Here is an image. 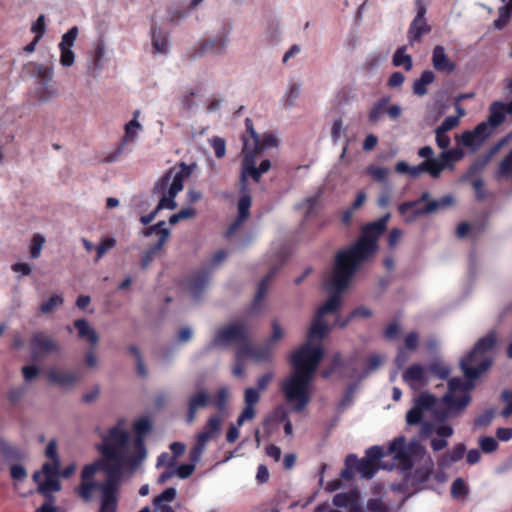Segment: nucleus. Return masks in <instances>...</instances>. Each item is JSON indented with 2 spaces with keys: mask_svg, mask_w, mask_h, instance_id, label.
Listing matches in <instances>:
<instances>
[{
  "mask_svg": "<svg viewBox=\"0 0 512 512\" xmlns=\"http://www.w3.org/2000/svg\"><path fill=\"white\" fill-rule=\"evenodd\" d=\"M454 204L452 195H445L440 199H431L429 192H423L415 201L400 204L399 212L402 215L411 213L414 215H429L446 210Z\"/></svg>",
  "mask_w": 512,
  "mask_h": 512,
  "instance_id": "1a4fd4ad",
  "label": "nucleus"
},
{
  "mask_svg": "<svg viewBox=\"0 0 512 512\" xmlns=\"http://www.w3.org/2000/svg\"><path fill=\"white\" fill-rule=\"evenodd\" d=\"M273 379L272 373H266L257 379V387H248L244 390V408L238 416V425L252 421L257 415V404Z\"/></svg>",
  "mask_w": 512,
  "mask_h": 512,
  "instance_id": "9d476101",
  "label": "nucleus"
},
{
  "mask_svg": "<svg viewBox=\"0 0 512 512\" xmlns=\"http://www.w3.org/2000/svg\"><path fill=\"white\" fill-rule=\"evenodd\" d=\"M372 315V312L369 308L361 306L356 308L347 318L337 317L335 321V325L341 328L346 327L352 320L357 318H368Z\"/></svg>",
  "mask_w": 512,
  "mask_h": 512,
  "instance_id": "a18cd8bd",
  "label": "nucleus"
},
{
  "mask_svg": "<svg viewBox=\"0 0 512 512\" xmlns=\"http://www.w3.org/2000/svg\"><path fill=\"white\" fill-rule=\"evenodd\" d=\"M506 143V138L500 139L490 150L488 155H486L483 159H478L475 161L468 169L467 173L465 174L466 180L470 181L475 196L478 200H483L486 197V192L484 189V181L481 177H479L480 172L485 168L487 163L489 162L490 158L499 151Z\"/></svg>",
  "mask_w": 512,
  "mask_h": 512,
  "instance_id": "ddd939ff",
  "label": "nucleus"
},
{
  "mask_svg": "<svg viewBox=\"0 0 512 512\" xmlns=\"http://www.w3.org/2000/svg\"><path fill=\"white\" fill-rule=\"evenodd\" d=\"M250 327L245 322H234L216 331L211 345L214 347H225L231 344H238L237 360L241 361L251 358L255 347L249 342Z\"/></svg>",
  "mask_w": 512,
  "mask_h": 512,
  "instance_id": "6e6552de",
  "label": "nucleus"
},
{
  "mask_svg": "<svg viewBox=\"0 0 512 512\" xmlns=\"http://www.w3.org/2000/svg\"><path fill=\"white\" fill-rule=\"evenodd\" d=\"M206 444L207 443L197 438L196 444L190 451V461L191 464H194V466H196V464L199 462L202 453L205 450Z\"/></svg>",
  "mask_w": 512,
  "mask_h": 512,
  "instance_id": "0e129e2a",
  "label": "nucleus"
},
{
  "mask_svg": "<svg viewBox=\"0 0 512 512\" xmlns=\"http://www.w3.org/2000/svg\"><path fill=\"white\" fill-rule=\"evenodd\" d=\"M431 31V27L427 24L426 20H413L409 26L407 38L410 45L419 42L421 38Z\"/></svg>",
  "mask_w": 512,
  "mask_h": 512,
  "instance_id": "7c9ffc66",
  "label": "nucleus"
},
{
  "mask_svg": "<svg viewBox=\"0 0 512 512\" xmlns=\"http://www.w3.org/2000/svg\"><path fill=\"white\" fill-rule=\"evenodd\" d=\"M497 174L499 177H512V149L499 163Z\"/></svg>",
  "mask_w": 512,
  "mask_h": 512,
  "instance_id": "3c124183",
  "label": "nucleus"
},
{
  "mask_svg": "<svg viewBox=\"0 0 512 512\" xmlns=\"http://www.w3.org/2000/svg\"><path fill=\"white\" fill-rule=\"evenodd\" d=\"M63 304V295L60 293H55L40 304L39 311L41 314L49 315L58 310Z\"/></svg>",
  "mask_w": 512,
  "mask_h": 512,
  "instance_id": "58836bf2",
  "label": "nucleus"
},
{
  "mask_svg": "<svg viewBox=\"0 0 512 512\" xmlns=\"http://www.w3.org/2000/svg\"><path fill=\"white\" fill-rule=\"evenodd\" d=\"M46 375L52 384L63 389L73 388L81 378V375L78 371L61 367L49 368L46 371Z\"/></svg>",
  "mask_w": 512,
  "mask_h": 512,
  "instance_id": "6ab92c4d",
  "label": "nucleus"
},
{
  "mask_svg": "<svg viewBox=\"0 0 512 512\" xmlns=\"http://www.w3.org/2000/svg\"><path fill=\"white\" fill-rule=\"evenodd\" d=\"M357 457L355 455H348L345 460V469L341 472L344 479H351L354 475V468H356Z\"/></svg>",
  "mask_w": 512,
  "mask_h": 512,
  "instance_id": "e2e57ef3",
  "label": "nucleus"
},
{
  "mask_svg": "<svg viewBox=\"0 0 512 512\" xmlns=\"http://www.w3.org/2000/svg\"><path fill=\"white\" fill-rule=\"evenodd\" d=\"M493 129L494 128H492L488 122H481L473 129V131L477 137L484 142L492 134Z\"/></svg>",
  "mask_w": 512,
  "mask_h": 512,
  "instance_id": "774afa93",
  "label": "nucleus"
},
{
  "mask_svg": "<svg viewBox=\"0 0 512 512\" xmlns=\"http://www.w3.org/2000/svg\"><path fill=\"white\" fill-rule=\"evenodd\" d=\"M389 455L397 461L403 471L412 469L420 464L415 470L414 478L417 482H424L430 476L434 468V461L427 454L425 447L416 439L406 443L403 436L395 438L388 447Z\"/></svg>",
  "mask_w": 512,
  "mask_h": 512,
  "instance_id": "39448f33",
  "label": "nucleus"
},
{
  "mask_svg": "<svg viewBox=\"0 0 512 512\" xmlns=\"http://www.w3.org/2000/svg\"><path fill=\"white\" fill-rule=\"evenodd\" d=\"M230 28H223V31L214 38L205 40L199 47L197 55L220 54L228 43Z\"/></svg>",
  "mask_w": 512,
  "mask_h": 512,
  "instance_id": "5701e85b",
  "label": "nucleus"
},
{
  "mask_svg": "<svg viewBox=\"0 0 512 512\" xmlns=\"http://www.w3.org/2000/svg\"><path fill=\"white\" fill-rule=\"evenodd\" d=\"M406 46H401L395 51L392 64L395 67H403L406 71H410L413 67L412 57L406 54Z\"/></svg>",
  "mask_w": 512,
  "mask_h": 512,
  "instance_id": "37998d69",
  "label": "nucleus"
},
{
  "mask_svg": "<svg viewBox=\"0 0 512 512\" xmlns=\"http://www.w3.org/2000/svg\"><path fill=\"white\" fill-rule=\"evenodd\" d=\"M474 384L460 378L448 381L446 393L437 399L435 396L423 393L416 398L414 406L407 412L406 421L409 425H416L433 412L437 420L457 418L461 416L471 402L470 392Z\"/></svg>",
  "mask_w": 512,
  "mask_h": 512,
  "instance_id": "7ed1b4c3",
  "label": "nucleus"
},
{
  "mask_svg": "<svg viewBox=\"0 0 512 512\" xmlns=\"http://www.w3.org/2000/svg\"><path fill=\"white\" fill-rule=\"evenodd\" d=\"M504 110V102L494 101L489 107L488 123L492 128H497L502 125L506 119Z\"/></svg>",
  "mask_w": 512,
  "mask_h": 512,
  "instance_id": "473e14b6",
  "label": "nucleus"
},
{
  "mask_svg": "<svg viewBox=\"0 0 512 512\" xmlns=\"http://www.w3.org/2000/svg\"><path fill=\"white\" fill-rule=\"evenodd\" d=\"M478 443L484 453L495 452L499 446L497 440L491 436L481 437Z\"/></svg>",
  "mask_w": 512,
  "mask_h": 512,
  "instance_id": "4d7b16f0",
  "label": "nucleus"
},
{
  "mask_svg": "<svg viewBox=\"0 0 512 512\" xmlns=\"http://www.w3.org/2000/svg\"><path fill=\"white\" fill-rule=\"evenodd\" d=\"M251 206L250 197L244 196L241 197L238 202V210H239V218L235 220L232 224H241V220L245 219L249 214V209Z\"/></svg>",
  "mask_w": 512,
  "mask_h": 512,
  "instance_id": "6e6d98bb",
  "label": "nucleus"
},
{
  "mask_svg": "<svg viewBox=\"0 0 512 512\" xmlns=\"http://www.w3.org/2000/svg\"><path fill=\"white\" fill-rule=\"evenodd\" d=\"M366 199H367V196L364 191H359L357 193L356 198L353 201V203L349 207H347L346 209L341 211L340 217H341L342 224L350 223L353 214L355 213V211H357L364 205V203L366 202Z\"/></svg>",
  "mask_w": 512,
  "mask_h": 512,
  "instance_id": "4c0bfd02",
  "label": "nucleus"
},
{
  "mask_svg": "<svg viewBox=\"0 0 512 512\" xmlns=\"http://www.w3.org/2000/svg\"><path fill=\"white\" fill-rule=\"evenodd\" d=\"M209 284V277L207 273H202L194 276L186 284L187 292L197 299L199 295L206 289Z\"/></svg>",
  "mask_w": 512,
  "mask_h": 512,
  "instance_id": "c756f323",
  "label": "nucleus"
},
{
  "mask_svg": "<svg viewBox=\"0 0 512 512\" xmlns=\"http://www.w3.org/2000/svg\"><path fill=\"white\" fill-rule=\"evenodd\" d=\"M116 509L114 488L111 484H107L103 487V501L100 504V512H116Z\"/></svg>",
  "mask_w": 512,
  "mask_h": 512,
  "instance_id": "a19ab883",
  "label": "nucleus"
},
{
  "mask_svg": "<svg viewBox=\"0 0 512 512\" xmlns=\"http://www.w3.org/2000/svg\"><path fill=\"white\" fill-rule=\"evenodd\" d=\"M58 94L57 88L53 83L40 84L35 89V97L40 102H47L55 98Z\"/></svg>",
  "mask_w": 512,
  "mask_h": 512,
  "instance_id": "49530a36",
  "label": "nucleus"
},
{
  "mask_svg": "<svg viewBox=\"0 0 512 512\" xmlns=\"http://www.w3.org/2000/svg\"><path fill=\"white\" fill-rule=\"evenodd\" d=\"M418 346V335L414 332L409 333L405 338V347L399 349L395 359L398 367H402L409 359L410 355L407 351H414Z\"/></svg>",
  "mask_w": 512,
  "mask_h": 512,
  "instance_id": "2f4dec72",
  "label": "nucleus"
},
{
  "mask_svg": "<svg viewBox=\"0 0 512 512\" xmlns=\"http://www.w3.org/2000/svg\"><path fill=\"white\" fill-rule=\"evenodd\" d=\"M177 492L175 488H167L160 495L154 499V505L156 507L166 506L176 498Z\"/></svg>",
  "mask_w": 512,
  "mask_h": 512,
  "instance_id": "603ef678",
  "label": "nucleus"
},
{
  "mask_svg": "<svg viewBox=\"0 0 512 512\" xmlns=\"http://www.w3.org/2000/svg\"><path fill=\"white\" fill-rule=\"evenodd\" d=\"M141 233L148 239V243L151 245V248L145 253L141 260V266L145 269L168 239L170 230L164 226H147Z\"/></svg>",
  "mask_w": 512,
  "mask_h": 512,
  "instance_id": "dca6fc26",
  "label": "nucleus"
},
{
  "mask_svg": "<svg viewBox=\"0 0 512 512\" xmlns=\"http://www.w3.org/2000/svg\"><path fill=\"white\" fill-rule=\"evenodd\" d=\"M78 28L76 26L70 28L63 36L59 43V48H71L77 38Z\"/></svg>",
  "mask_w": 512,
  "mask_h": 512,
  "instance_id": "bf43d9fd",
  "label": "nucleus"
},
{
  "mask_svg": "<svg viewBox=\"0 0 512 512\" xmlns=\"http://www.w3.org/2000/svg\"><path fill=\"white\" fill-rule=\"evenodd\" d=\"M333 503L338 507L347 508L349 512H363L362 502L357 490L336 494Z\"/></svg>",
  "mask_w": 512,
  "mask_h": 512,
  "instance_id": "393cba45",
  "label": "nucleus"
},
{
  "mask_svg": "<svg viewBox=\"0 0 512 512\" xmlns=\"http://www.w3.org/2000/svg\"><path fill=\"white\" fill-rule=\"evenodd\" d=\"M33 481L37 484V492L44 496L60 491V465L44 463L40 470L34 472Z\"/></svg>",
  "mask_w": 512,
  "mask_h": 512,
  "instance_id": "9b49d317",
  "label": "nucleus"
},
{
  "mask_svg": "<svg viewBox=\"0 0 512 512\" xmlns=\"http://www.w3.org/2000/svg\"><path fill=\"white\" fill-rule=\"evenodd\" d=\"M242 154L241 181L244 183L247 177H251L255 182H259L261 175L270 169V161L268 159L262 160L259 167H256V157L260 153L251 151L249 141H245V145L242 148Z\"/></svg>",
  "mask_w": 512,
  "mask_h": 512,
  "instance_id": "4468645a",
  "label": "nucleus"
},
{
  "mask_svg": "<svg viewBox=\"0 0 512 512\" xmlns=\"http://www.w3.org/2000/svg\"><path fill=\"white\" fill-rule=\"evenodd\" d=\"M428 370L419 364L408 367L403 373V381L412 389L418 390L428 382Z\"/></svg>",
  "mask_w": 512,
  "mask_h": 512,
  "instance_id": "4be33fe9",
  "label": "nucleus"
},
{
  "mask_svg": "<svg viewBox=\"0 0 512 512\" xmlns=\"http://www.w3.org/2000/svg\"><path fill=\"white\" fill-rule=\"evenodd\" d=\"M223 420L224 418L221 415L210 416L202 431L197 435V438L208 443L220 432Z\"/></svg>",
  "mask_w": 512,
  "mask_h": 512,
  "instance_id": "a878e982",
  "label": "nucleus"
},
{
  "mask_svg": "<svg viewBox=\"0 0 512 512\" xmlns=\"http://www.w3.org/2000/svg\"><path fill=\"white\" fill-rule=\"evenodd\" d=\"M60 347L50 336L38 332L31 338V353L35 358L43 357L51 353H57Z\"/></svg>",
  "mask_w": 512,
  "mask_h": 512,
  "instance_id": "aec40b11",
  "label": "nucleus"
},
{
  "mask_svg": "<svg viewBox=\"0 0 512 512\" xmlns=\"http://www.w3.org/2000/svg\"><path fill=\"white\" fill-rule=\"evenodd\" d=\"M501 401L504 408L501 410L500 415L503 418H508L512 415V393L509 390H504L501 393Z\"/></svg>",
  "mask_w": 512,
  "mask_h": 512,
  "instance_id": "5fc2aeb1",
  "label": "nucleus"
},
{
  "mask_svg": "<svg viewBox=\"0 0 512 512\" xmlns=\"http://www.w3.org/2000/svg\"><path fill=\"white\" fill-rule=\"evenodd\" d=\"M10 476L11 478L13 479V482H14V489L15 491L23 496V497H26L28 494L32 493L31 490H29L28 492H23L21 489V486H22V482L26 480L28 474H27V471L26 469L24 468L23 465L21 464H13L11 465L10 467Z\"/></svg>",
  "mask_w": 512,
  "mask_h": 512,
  "instance_id": "72a5a7b5",
  "label": "nucleus"
},
{
  "mask_svg": "<svg viewBox=\"0 0 512 512\" xmlns=\"http://www.w3.org/2000/svg\"><path fill=\"white\" fill-rule=\"evenodd\" d=\"M462 156H463L462 151L460 149L455 148V149L443 151L440 154V160L443 163H446V166H448V165H451L453 162L460 160L462 158Z\"/></svg>",
  "mask_w": 512,
  "mask_h": 512,
  "instance_id": "864d4df0",
  "label": "nucleus"
},
{
  "mask_svg": "<svg viewBox=\"0 0 512 512\" xmlns=\"http://www.w3.org/2000/svg\"><path fill=\"white\" fill-rule=\"evenodd\" d=\"M389 99L383 97L373 104L370 109L368 118L371 123L378 122L381 117L386 113V106L388 105Z\"/></svg>",
  "mask_w": 512,
  "mask_h": 512,
  "instance_id": "de8ad7c7",
  "label": "nucleus"
},
{
  "mask_svg": "<svg viewBox=\"0 0 512 512\" xmlns=\"http://www.w3.org/2000/svg\"><path fill=\"white\" fill-rule=\"evenodd\" d=\"M421 424L420 434L424 438H429L436 434V437L431 439L430 446L433 451H441L448 446L447 439L454 434L453 427L444 420H437L436 422H428L423 420Z\"/></svg>",
  "mask_w": 512,
  "mask_h": 512,
  "instance_id": "f8f14e48",
  "label": "nucleus"
},
{
  "mask_svg": "<svg viewBox=\"0 0 512 512\" xmlns=\"http://www.w3.org/2000/svg\"><path fill=\"white\" fill-rule=\"evenodd\" d=\"M465 446L463 444H457L452 450L444 453L438 459V465L440 468L445 469L451 466L453 463L459 461L465 454Z\"/></svg>",
  "mask_w": 512,
  "mask_h": 512,
  "instance_id": "f704fd0d",
  "label": "nucleus"
},
{
  "mask_svg": "<svg viewBox=\"0 0 512 512\" xmlns=\"http://www.w3.org/2000/svg\"><path fill=\"white\" fill-rule=\"evenodd\" d=\"M191 174V169L185 163H181L180 169L174 172L169 169L154 186V193L162 194L156 208L149 214L140 217L141 224H150L154 220L156 213L162 209L173 210L177 204L175 197L183 189L184 180Z\"/></svg>",
  "mask_w": 512,
  "mask_h": 512,
  "instance_id": "423d86ee",
  "label": "nucleus"
},
{
  "mask_svg": "<svg viewBox=\"0 0 512 512\" xmlns=\"http://www.w3.org/2000/svg\"><path fill=\"white\" fill-rule=\"evenodd\" d=\"M45 456L48 458V461L45 463H56L57 465H60V459L57 452V443L55 440H51L47 444L45 449Z\"/></svg>",
  "mask_w": 512,
  "mask_h": 512,
  "instance_id": "052dcab7",
  "label": "nucleus"
},
{
  "mask_svg": "<svg viewBox=\"0 0 512 512\" xmlns=\"http://www.w3.org/2000/svg\"><path fill=\"white\" fill-rule=\"evenodd\" d=\"M140 128H141V125L135 118L132 119L130 122H128L125 125L124 141L122 143H120L116 147V149L107 156V159H106L107 162H114V161L118 160V158L123 154L125 142L128 140H133L137 130H139Z\"/></svg>",
  "mask_w": 512,
  "mask_h": 512,
  "instance_id": "bb28decb",
  "label": "nucleus"
},
{
  "mask_svg": "<svg viewBox=\"0 0 512 512\" xmlns=\"http://www.w3.org/2000/svg\"><path fill=\"white\" fill-rule=\"evenodd\" d=\"M445 167L446 163H443L440 159L432 158L424 160L417 166H410L405 161H399L395 165V171L399 174H407L413 179L418 178L422 173H429L433 178H437Z\"/></svg>",
  "mask_w": 512,
  "mask_h": 512,
  "instance_id": "2eb2a0df",
  "label": "nucleus"
},
{
  "mask_svg": "<svg viewBox=\"0 0 512 512\" xmlns=\"http://www.w3.org/2000/svg\"><path fill=\"white\" fill-rule=\"evenodd\" d=\"M151 428V421L147 417H141L133 424L135 436H132L127 421L120 419L100 434L102 442L96 445V449L105 456L111 469L128 467L129 471H135L147 456L144 437Z\"/></svg>",
  "mask_w": 512,
  "mask_h": 512,
  "instance_id": "f03ea898",
  "label": "nucleus"
},
{
  "mask_svg": "<svg viewBox=\"0 0 512 512\" xmlns=\"http://www.w3.org/2000/svg\"><path fill=\"white\" fill-rule=\"evenodd\" d=\"M74 327L80 339L87 341L92 346L98 344L99 335L86 319L75 320Z\"/></svg>",
  "mask_w": 512,
  "mask_h": 512,
  "instance_id": "cd10ccee",
  "label": "nucleus"
},
{
  "mask_svg": "<svg viewBox=\"0 0 512 512\" xmlns=\"http://www.w3.org/2000/svg\"><path fill=\"white\" fill-rule=\"evenodd\" d=\"M461 141L466 147H476L481 145L483 142L477 137L473 130L465 131L461 136Z\"/></svg>",
  "mask_w": 512,
  "mask_h": 512,
  "instance_id": "69168bd1",
  "label": "nucleus"
},
{
  "mask_svg": "<svg viewBox=\"0 0 512 512\" xmlns=\"http://www.w3.org/2000/svg\"><path fill=\"white\" fill-rule=\"evenodd\" d=\"M29 67L32 68L31 73L37 77V84L52 83L53 69L52 67L44 66L42 64L30 63Z\"/></svg>",
  "mask_w": 512,
  "mask_h": 512,
  "instance_id": "ea45409f",
  "label": "nucleus"
},
{
  "mask_svg": "<svg viewBox=\"0 0 512 512\" xmlns=\"http://www.w3.org/2000/svg\"><path fill=\"white\" fill-rule=\"evenodd\" d=\"M435 80V74L431 70H424L420 77L413 83V93L417 96H424L427 94V86L432 84Z\"/></svg>",
  "mask_w": 512,
  "mask_h": 512,
  "instance_id": "e433bc0d",
  "label": "nucleus"
},
{
  "mask_svg": "<svg viewBox=\"0 0 512 512\" xmlns=\"http://www.w3.org/2000/svg\"><path fill=\"white\" fill-rule=\"evenodd\" d=\"M286 330L279 322L278 319H273L271 322V333L264 346L255 347L251 353V359L257 362H268L272 358L275 346L284 339Z\"/></svg>",
  "mask_w": 512,
  "mask_h": 512,
  "instance_id": "f3484780",
  "label": "nucleus"
},
{
  "mask_svg": "<svg viewBox=\"0 0 512 512\" xmlns=\"http://www.w3.org/2000/svg\"><path fill=\"white\" fill-rule=\"evenodd\" d=\"M320 193L303 200L297 208L302 211L306 219L316 216L320 210Z\"/></svg>",
  "mask_w": 512,
  "mask_h": 512,
  "instance_id": "c9c22d12",
  "label": "nucleus"
},
{
  "mask_svg": "<svg viewBox=\"0 0 512 512\" xmlns=\"http://www.w3.org/2000/svg\"><path fill=\"white\" fill-rule=\"evenodd\" d=\"M468 488L465 481L461 478L456 479L451 487V493L455 498L464 497L467 494Z\"/></svg>",
  "mask_w": 512,
  "mask_h": 512,
  "instance_id": "338daca9",
  "label": "nucleus"
},
{
  "mask_svg": "<svg viewBox=\"0 0 512 512\" xmlns=\"http://www.w3.org/2000/svg\"><path fill=\"white\" fill-rule=\"evenodd\" d=\"M496 337L493 333L480 339L473 350L463 357L460 361V367L468 381L480 377L492 364L490 351L494 347Z\"/></svg>",
  "mask_w": 512,
  "mask_h": 512,
  "instance_id": "0eeeda50",
  "label": "nucleus"
},
{
  "mask_svg": "<svg viewBox=\"0 0 512 512\" xmlns=\"http://www.w3.org/2000/svg\"><path fill=\"white\" fill-rule=\"evenodd\" d=\"M431 62L433 68L439 73L451 74L456 69V63L448 57L442 45H436L433 48Z\"/></svg>",
  "mask_w": 512,
  "mask_h": 512,
  "instance_id": "b1692460",
  "label": "nucleus"
},
{
  "mask_svg": "<svg viewBox=\"0 0 512 512\" xmlns=\"http://www.w3.org/2000/svg\"><path fill=\"white\" fill-rule=\"evenodd\" d=\"M384 231L385 226H365L354 244L336 254L334 265L323 280L331 296L318 309L308 330L307 341L291 355L292 370L280 382L286 404H278L265 418L264 427L268 433H273L290 419V412L300 413L310 403L313 378L324 354L321 340L330 329L326 317L338 310L340 293L349 287L362 264L375 256Z\"/></svg>",
  "mask_w": 512,
  "mask_h": 512,
  "instance_id": "f257e3e1",
  "label": "nucleus"
},
{
  "mask_svg": "<svg viewBox=\"0 0 512 512\" xmlns=\"http://www.w3.org/2000/svg\"><path fill=\"white\" fill-rule=\"evenodd\" d=\"M152 47L158 53H166L168 50L167 34L156 26L152 27Z\"/></svg>",
  "mask_w": 512,
  "mask_h": 512,
  "instance_id": "79ce46f5",
  "label": "nucleus"
},
{
  "mask_svg": "<svg viewBox=\"0 0 512 512\" xmlns=\"http://www.w3.org/2000/svg\"><path fill=\"white\" fill-rule=\"evenodd\" d=\"M44 243H45V238L42 235L36 234L33 237L32 242L29 247L31 258L36 259L40 256V253H41Z\"/></svg>",
  "mask_w": 512,
  "mask_h": 512,
  "instance_id": "13d9d810",
  "label": "nucleus"
},
{
  "mask_svg": "<svg viewBox=\"0 0 512 512\" xmlns=\"http://www.w3.org/2000/svg\"><path fill=\"white\" fill-rule=\"evenodd\" d=\"M230 399H231L230 388L227 386H223L217 390V392L214 396V399H213V404L216 406V408L218 409V411L220 413H225L228 408Z\"/></svg>",
  "mask_w": 512,
  "mask_h": 512,
  "instance_id": "c03bdc74",
  "label": "nucleus"
},
{
  "mask_svg": "<svg viewBox=\"0 0 512 512\" xmlns=\"http://www.w3.org/2000/svg\"><path fill=\"white\" fill-rule=\"evenodd\" d=\"M246 133L242 136L243 146L245 141H249V146L252 152L261 153L263 150L274 147L277 145L276 137L271 133H266L260 136L256 133L253 127V122L250 118L245 119Z\"/></svg>",
  "mask_w": 512,
  "mask_h": 512,
  "instance_id": "a211bd4d",
  "label": "nucleus"
},
{
  "mask_svg": "<svg viewBox=\"0 0 512 512\" xmlns=\"http://www.w3.org/2000/svg\"><path fill=\"white\" fill-rule=\"evenodd\" d=\"M101 456L102 457L95 462L85 465L81 472V483L76 488V492L86 502L91 501L96 492L100 493L102 502L103 487L107 484H111L114 488L115 500L117 501L118 478L126 473L134 472L129 471L128 467L113 470L108 460L105 459V456Z\"/></svg>",
  "mask_w": 512,
  "mask_h": 512,
  "instance_id": "20e7f679",
  "label": "nucleus"
},
{
  "mask_svg": "<svg viewBox=\"0 0 512 512\" xmlns=\"http://www.w3.org/2000/svg\"><path fill=\"white\" fill-rule=\"evenodd\" d=\"M210 402L211 396L205 388L198 387L195 391H193L187 400V422L192 423L195 420L198 411L207 407Z\"/></svg>",
  "mask_w": 512,
  "mask_h": 512,
  "instance_id": "412c9836",
  "label": "nucleus"
},
{
  "mask_svg": "<svg viewBox=\"0 0 512 512\" xmlns=\"http://www.w3.org/2000/svg\"><path fill=\"white\" fill-rule=\"evenodd\" d=\"M356 469L362 477L372 478L377 471V463H373L371 460L365 458L361 460L357 459Z\"/></svg>",
  "mask_w": 512,
  "mask_h": 512,
  "instance_id": "09e8293b",
  "label": "nucleus"
},
{
  "mask_svg": "<svg viewBox=\"0 0 512 512\" xmlns=\"http://www.w3.org/2000/svg\"><path fill=\"white\" fill-rule=\"evenodd\" d=\"M195 215V209L188 207L181 209L178 213H175L169 217L168 224H177L180 220L190 219Z\"/></svg>",
  "mask_w": 512,
  "mask_h": 512,
  "instance_id": "680f3d73",
  "label": "nucleus"
},
{
  "mask_svg": "<svg viewBox=\"0 0 512 512\" xmlns=\"http://www.w3.org/2000/svg\"><path fill=\"white\" fill-rule=\"evenodd\" d=\"M276 272V268H272L270 273L260 282L253 303L250 307V313L257 315L261 313V306H262V300L267 293L268 290V282L270 278L273 276V274Z\"/></svg>",
  "mask_w": 512,
  "mask_h": 512,
  "instance_id": "c85d7f7f",
  "label": "nucleus"
},
{
  "mask_svg": "<svg viewBox=\"0 0 512 512\" xmlns=\"http://www.w3.org/2000/svg\"><path fill=\"white\" fill-rule=\"evenodd\" d=\"M245 228L246 226H229V229L226 231L225 235L228 239L233 240L236 244L243 245L247 242V239L244 238L246 235Z\"/></svg>",
  "mask_w": 512,
  "mask_h": 512,
  "instance_id": "8fccbe9b",
  "label": "nucleus"
}]
</instances>
